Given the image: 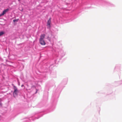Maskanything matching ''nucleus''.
Wrapping results in <instances>:
<instances>
[{"label": "nucleus", "mask_w": 122, "mask_h": 122, "mask_svg": "<svg viewBox=\"0 0 122 122\" xmlns=\"http://www.w3.org/2000/svg\"><path fill=\"white\" fill-rule=\"evenodd\" d=\"M3 15H2V13L1 14H0V16H3Z\"/></svg>", "instance_id": "17"}, {"label": "nucleus", "mask_w": 122, "mask_h": 122, "mask_svg": "<svg viewBox=\"0 0 122 122\" xmlns=\"http://www.w3.org/2000/svg\"><path fill=\"white\" fill-rule=\"evenodd\" d=\"M24 87V88H25V87L24 86V85H22L21 86V87Z\"/></svg>", "instance_id": "16"}, {"label": "nucleus", "mask_w": 122, "mask_h": 122, "mask_svg": "<svg viewBox=\"0 0 122 122\" xmlns=\"http://www.w3.org/2000/svg\"><path fill=\"white\" fill-rule=\"evenodd\" d=\"M0 105H1V106L2 105V104L1 103H0Z\"/></svg>", "instance_id": "21"}, {"label": "nucleus", "mask_w": 122, "mask_h": 122, "mask_svg": "<svg viewBox=\"0 0 122 122\" xmlns=\"http://www.w3.org/2000/svg\"><path fill=\"white\" fill-rule=\"evenodd\" d=\"M34 117H30L29 118H25L23 119V122H30L31 121V120H32V121H34L33 119Z\"/></svg>", "instance_id": "6"}, {"label": "nucleus", "mask_w": 122, "mask_h": 122, "mask_svg": "<svg viewBox=\"0 0 122 122\" xmlns=\"http://www.w3.org/2000/svg\"><path fill=\"white\" fill-rule=\"evenodd\" d=\"M46 65H47V66L46 67V68L47 69L50 68L51 66H52V65H51L49 63L46 64Z\"/></svg>", "instance_id": "12"}, {"label": "nucleus", "mask_w": 122, "mask_h": 122, "mask_svg": "<svg viewBox=\"0 0 122 122\" xmlns=\"http://www.w3.org/2000/svg\"><path fill=\"white\" fill-rule=\"evenodd\" d=\"M19 1H20V0H18Z\"/></svg>", "instance_id": "22"}, {"label": "nucleus", "mask_w": 122, "mask_h": 122, "mask_svg": "<svg viewBox=\"0 0 122 122\" xmlns=\"http://www.w3.org/2000/svg\"><path fill=\"white\" fill-rule=\"evenodd\" d=\"M62 88V87H61L60 88V91H61V89Z\"/></svg>", "instance_id": "20"}, {"label": "nucleus", "mask_w": 122, "mask_h": 122, "mask_svg": "<svg viewBox=\"0 0 122 122\" xmlns=\"http://www.w3.org/2000/svg\"><path fill=\"white\" fill-rule=\"evenodd\" d=\"M57 60H55V63H56V64H57Z\"/></svg>", "instance_id": "15"}, {"label": "nucleus", "mask_w": 122, "mask_h": 122, "mask_svg": "<svg viewBox=\"0 0 122 122\" xmlns=\"http://www.w3.org/2000/svg\"><path fill=\"white\" fill-rule=\"evenodd\" d=\"M67 79L66 78L64 79L62 81V84L63 85H65L67 84Z\"/></svg>", "instance_id": "9"}, {"label": "nucleus", "mask_w": 122, "mask_h": 122, "mask_svg": "<svg viewBox=\"0 0 122 122\" xmlns=\"http://www.w3.org/2000/svg\"><path fill=\"white\" fill-rule=\"evenodd\" d=\"M18 85L19 86H20V83L19 82H18Z\"/></svg>", "instance_id": "19"}, {"label": "nucleus", "mask_w": 122, "mask_h": 122, "mask_svg": "<svg viewBox=\"0 0 122 122\" xmlns=\"http://www.w3.org/2000/svg\"><path fill=\"white\" fill-rule=\"evenodd\" d=\"M66 52L62 49H61L58 52V54L56 55L57 59H60L66 54Z\"/></svg>", "instance_id": "2"}, {"label": "nucleus", "mask_w": 122, "mask_h": 122, "mask_svg": "<svg viewBox=\"0 0 122 122\" xmlns=\"http://www.w3.org/2000/svg\"><path fill=\"white\" fill-rule=\"evenodd\" d=\"M9 10V9L8 8L5 9L2 12V15H4Z\"/></svg>", "instance_id": "10"}, {"label": "nucleus", "mask_w": 122, "mask_h": 122, "mask_svg": "<svg viewBox=\"0 0 122 122\" xmlns=\"http://www.w3.org/2000/svg\"><path fill=\"white\" fill-rule=\"evenodd\" d=\"M51 17L49 18L47 22L46 25L47 26V28L49 29H50L51 28Z\"/></svg>", "instance_id": "5"}, {"label": "nucleus", "mask_w": 122, "mask_h": 122, "mask_svg": "<svg viewBox=\"0 0 122 122\" xmlns=\"http://www.w3.org/2000/svg\"><path fill=\"white\" fill-rule=\"evenodd\" d=\"M12 86H13V88L14 90L13 93V97H16L18 96L19 91L16 87L14 86L13 84H12Z\"/></svg>", "instance_id": "3"}, {"label": "nucleus", "mask_w": 122, "mask_h": 122, "mask_svg": "<svg viewBox=\"0 0 122 122\" xmlns=\"http://www.w3.org/2000/svg\"><path fill=\"white\" fill-rule=\"evenodd\" d=\"M45 36V34H43L41 35L40 36V38L39 40H43Z\"/></svg>", "instance_id": "11"}, {"label": "nucleus", "mask_w": 122, "mask_h": 122, "mask_svg": "<svg viewBox=\"0 0 122 122\" xmlns=\"http://www.w3.org/2000/svg\"><path fill=\"white\" fill-rule=\"evenodd\" d=\"M51 36L48 38V40L50 42L53 41L55 39L56 34L54 32H51Z\"/></svg>", "instance_id": "4"}, {"label": "nucleus", "mask_w": 122, "mask_h": 122, "mask_svg": "<svg viewBox=\"0 0 122 122\" xmlns=\"http://www.w3.org/2000/svg\"><path fill=\"white\" fill-rule=\"evenodd\" d=\"M39 43L42 45H44L46 44L44 40H39Z\"/></svg>", "instance_id": "8"}, {"label": "nucleus", "mask_w": 122, "mask_h": 122, "mask_svg": "<svg viewBox=\"0 0 122 122\" xmlns=\"http://www.w3.org/2000/svg\"><path fill=\"white\" fill-rule=\"evenodd\" d=\"M97 3L101 5H104L107 7L110 6L112 7H114L115 6L114 4L109 2L103 0H99Z\"/></svg>", "instance_id": "1"}, {"label": "nucleus", "mask_w": 122, "mask_h": 122, "mask_svg": "<svg viewBox=\"0 0 122 122\" xmlns=\"http://www.w3.org/2000/svg\"><path fill=\"white\" fill-rule=\"evenodd\" d=\"M42 116H40V117H38V118H36V119H38L40 117H41Z\"/></svg>", "instance_id": "18"}, {"label": "nucleus", "mask_w": 122, "mask_h": 122, "mask_svg": "<svg viewBox=\"0 0 122 122\" xmlns=\"http://www.w3.org/2000/svg\"><path fill=\"white\" fill-rule=\"evenodd\" d=\"M59 87V86H58V88Z\"/></svg>", "instance_id": "23"}, {"label": "nucleus", "mask_w": 122, "mask_h": 122, "mask_svg": "<svg viewBox=\"0 0 122 122\" xmlns=\"http://www.w3.org/2000/svg\"><path fill=\"white\" fill-rule=\"evenodd\" d=\"M4 34V33L3 31H1L0 32V36Z\"/></svg>", "instance_id": "13"}, {"label": "nucleus", "mask_w": 122, "mask_h": 122, "mask_svg": "<svg viewBox=\"0 0 122 122\" xmlns=\"http://www.w3.org/2000/svg\"><path fill=\"white\" fill-rule=\"evenodd\" d=\"M122 84V81H118L114 83V85L116 86H118Z\"/></svg>", "instance_id": "7"}, {"label": "nucleus", "mask_w": 122, "mask_h": 122, "mask_svg": "<svg viewBox=\"0 0 122 122\" xmlns=\"http://www.w3.org/2000/svg\"><path fill=\"white\" fill-rule=\"evenodd\" d=\"M18 20V19H16V20H13V21L14 22H17Z\"/></svg>", "instance_id": "14"}]
</instances>
